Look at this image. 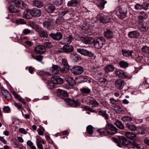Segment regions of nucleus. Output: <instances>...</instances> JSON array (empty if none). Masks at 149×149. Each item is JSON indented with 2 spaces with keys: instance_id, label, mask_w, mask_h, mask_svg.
<instances>
[{
  "instance_id": "obj_63",
  "label": "nucleus",
  "mask_w": 149,
  "mask_h": 149,
  "mask_svg": "<svg viewBox=\"0 0 149 149\" xmlns=\"http://www.w3.org/2000/svg\"><path fill=\"white\" fill-rule=\"evenodd\" d=\"M17 99L19 102H21L24 104H26V103L24 101V99L20 97L19 95L17 98Z\"/></svg>"
},
{
  "instance_id": "obj_47",
  "label": "nucleus",
  "mask_w": 149,
  "mask_h": 149,
  "mask_svg": "<svg viewBox=\"0 0 149 149\" xmlns=\"http://www.w3.org/2000/svg\"><path fill=\"white\" fill-rule=\"evenodd\" d=\"M27 144L31 149H36V148L33 145V143L30 140H28L27 142Z\"/></svg>"
},
{
  "instance_id": "obj_3",
  "label": "nucleus",
  "mask_w": 149,
  "mask_h": 149,
  "mask_svg": "<svg viewBox=\"0 0 149 149\" xmlns=\"http://www.w3.org/2000/svg\"><path fill=\"white\" fill-rule=\"evenodd\" d=\"M105 42V40L102 37H99L94 42L95 47L97 49H100L103 46Z\"/></svg>"
},
{
  "instance_id": "obj_7",
  "label": "nucleus",
  "mask_w": 149,
  "mask_h": 149,
  "mask_svg": "<svg viewBox=\"0 0 149 149\" xmlns=\"http://www.w3.org/2000/svg\"><path fill=\"white\" fill-rule=\"evenodd\" d=\"M97 19L100 22L103 23H107L110 22V18L108 16L100 13L97 15Z\"/></svg>"
},
{
  "instance_id": "obj_24",
  "label": "nucleus",
  "mask_w": 149,
  "mask_h": 149,
  "mask_svg": "<svg viewBox=\"0 0 149 149\" xmlns=\"http://www.w3.org/2000/svg\"><path fill=\"white\" fill-rule=\"evenodd\" d=\"M147 17L148 15L146 14L144 12L141 11L139 12V15L138 16V19L140 22H142Z\"/></svg>"
},
{
  "instance_id": "obj_5",
  "label": "nucleus",
  "mask_w": 149,
  "mask_h": 149,
  "mask_svg": "<svg viewBox=\"0 0 149 149\" xmlns=\"http://www.w3.org/2000/svg\"><path fill=\"white\" fill-rule=\"evenodd\" d=\"M58 68V66L53 65L49 71L45 72L44 73L49 75H53L58 74L59 72Z\"/></svg>"
},
{
  "instance_id": "obj_48",
  "label": "nucleus",
  "mask_w": 149,
  "mask_h": 149,
  "mask_svg": "<svg viewBox=\"0 0 149 149\" xmlns=\"http://www.w3.org/2000/svg\"><path fill=\"white\" fill-rule=\"evenodd\" d=\"M97 131L100 134H102V135L105 136L109 135V134L107 133V130H106V131H104V129L103 128L98 129Z\"/></svg>"
},
{
  "instance_id": "obj_12",
  "label": "nucleus",
  "mask_w": 149,
  "mask_h": 149,
  "mask_svg": "<svg viewBox=\"0 0 149 149\" xmlns=\"http://www.w3.org/2000/svg\"><path fill=\"white\" fill-rule=\"evenodd\" d=\"M127 13L126 10L119 8L116 12V15L118 18L123 19L126 17Z\"/></svg>"
},
{
  "instance_id": "obj_9",
  "label": "nucleus",
  "mask_w": 149,
  "mask_h": 149,
  "mask_svg": "<svg viewBox=\"0 0 149 149\" xmlns=\"http://www.w3.org/2000/svg\"><path fill=\"white\" fill-rule=\"evenodd\" d=\"M77 52L81 55L90 57H93L94 55V54L91 52L83 49H77Z\"/></svg>"
},
{
  "instance_id": "obj_23",
  "label": "nucleus",
  "mask_w": 149,
  "mask_h": 149,
  "mask_svg": "<svg viewBox=\"0 0 149 149\" xmlns=\"http://www.w3.org/2000/svg\"><path fill=\"white\" fill-rule=\"evenodd\" d=\"M32 4L38 8H41L43 6V2L40 0H34L32 1Z\"/></svg>"
},
{
  "instance_id": "obj_59",
  "label": "nucleus",
  "mask_w": 149,
  "mask_h": 149,
  "mask_svg": "<svg viewBox=\"0 0 149 149\" xmlns=\"http://www.w3.org/2000/svg\"><path fill=\"white\" fill-rule=\"evenodd\" d=\"M142 4V7H143V9L145 10H147L148 9L149 5V3H148L146 2Z\"/></svg>"
},
{
  "instance_id": "obj_11",
  "label": "nucleus",
  "mask_w": 149,
  "mask_h": 149,
  "mask_svg": "<svg viewBox=\"0 0 149 149\" xmlns=\"http://www.w3.org/2000/svg\"><path fill=\"white\" fill-rule=\"evenodd\" d=\"M86 101L88 104L92 105L93 107H95L98 105V102L91 97H87Z\"/></svg>"
},
{
  "instance_id": "obj_35",
  "label": "nucleus",
  "mask_w": 149,
  "mask_h": 149,
  "mask_svg": "<svg viewBox=\"0 0 149 149\" xmlns=\"http://www.w3.org/2000/svg\"><path fill=\"white\" fill-rule=\"evenodd\" d=\"M65 79L66 81L68 82L70 85L74 86L75 85L76 83L75 81L72 77H68V78H66Z\"/></svg>"
},
{
  "instance_id": "obj_34",
  "label": "nucleus",
  "mask_w": 149,
  "mask_h": 149,
  "mask_svg": "<svg viewBox=\"0 0 149 149\" xmlns=\"http://www.w3.org/2000/svg\"><path fill=\"white\" fill-rule=\"evenodd\" d=\"M56 92L58 95H62L64 97H67L68 96L67 93L65 91L60 89H58Z\"/></svg>"
},
{
  "instance_id": "obj_55",
  "label": "nucleus",
  "mask_w": 149,
  "mask_h": 149,
  "mask_svg": "<svg viewBox=\"0 0 149 149\" xmlns=\"http://www.w3.org/2000/svg\"><path fill=\"white\" fill-rule=\"evenodd\" d=\"M71 57L74 60H78L81 59V58L79 55L74 53H73L71 54Z\"/></svg>"
},
{
  "instance_id": "obj_30",
  "label": "nucleus",
  "mask_w": 149,
  "mask_h": 149,
  "mask_svg": "<svg viewBox=\"0 0 149 149\" xmlns=\"http://www.w3.org/2000/svg\"><path fill=\"white\" fill-rule=\"evenodd\" d=\"M63 49L65 52H70L73 50V48L71 46L65 45L63 47Z\"/></svg>"
},
{
  "instance_id": "obj_14",
  "label": "nucleus",
  "mask_w": 149,
  "mask_h": 149,
  "mask_svg": "<svg viewBox=\"0 0 149 149\" xmlns=\"http://www.w3.org/2000/svg\"><path fill=\"white\" fill-rule=\"evenodd\" d=\"M81 40L86 44H91L94 42L93 39L90 37H81Z\"/></svg>"
},
{
  "instance_id": "obj_41",
  "label": "nucleus",
  "mask_w": 149,
  "mask_h": 149,
  "mask_svg": "<svg viewBox=\"0 0 149 149\" xmlns=\"http://www.w3.org/2000/svg\"><path fill=\"white\" fill-rule=\"evenodd\" d=\"M31 56L33 59H36L37 61L41 62L43 59V56L40 55L36 56L34 54H32Z\"/></svg>"
},
{
  "instance_id": "obj_43",
  "label": "nucleus",
  "mask_w": 149,
  "mask_h": 149,
  "mask_svg": "<svg viewBox=\"0 0 149 149\" xmlns=\"http://www.w3.org/2000/svg\"><path fill=\"white\" fill-rule=\"evenodd\" d=\"M93 127L91 125H89L86 127V130L88 134H92L93 133Z\"/></svg>"
},
{
  "instance_id": "obj_32",
  "label": "nucleus",
  "mask_w": 149,
  "mask_h": 149,
  "mask_svg": "<svg viewBox=\"0 0 149 149\" xmlns=\"http://www.w3.org/2000/svg\"><path fill=\"white\" fill-rule=\"evenodd\" d=\"M143 52H144L145 56L149 57V47L145 46L143 47L141 49Z\"/></svg>"
},
{
  "instance_id": "obj_16",
  "label": "nucleus",
  "mask_w": 149,
  "mask_h": 149,
  "mask_svg": "<svg viewBox=\"0 0 149 149\" xmlns=\"http://www.w3.org/2000/svg\"><path fill=\"white\" fill-rule=\"evenodd\" d=\"M52 82L56 84H61L63 82V79L59 77L54 76L51 78Z\"/></svg>"
},
{
  "instance_id": "obj_21",
  "label": "nucleus",
  "mask_w": 149,
  "mask_h": 149,
  "mask_svg": "<svg viewBox=\"0 0 149 149\" xmlns=\"http://www.w3.org/2000/svg\"><path fill=\"white\" fill-rule=\"evenodd\" d=\"M125 136L128 139L132 140H135L136 139V134L130 132H126Z\"/></svg>"
},
{
  "instance_id": "obj_36",
  "label": "nucleus",
  "mask_w": 149,
  "mask_h": 149,
  "mask_svg": "<svg viewBox=\"0 0 149 149\" xmlns=\"http://www.w3.org/2000/svg\"><path fill=\"white\" fill-rule=\"evenodd\" d=\"M106 3V1L103 0H99L96 3L97 6L101 9H103L104 8V4Z\"/></svg>"
},
{
  "instance_id": "obj_53",
  "label": "nucleus",
  "mask_w": 149,
  "mask_h": 149,
  "mask_svg": "<svg viewBox=\"0 0 149 149\" xmlns=\"http://www.w3.org/2000/svg\"><path fill=\"white\" fill-rule=\"evenodd\" d=\"M64 22V20L62 17H58L56 20V24H60Z\"/></svg>"
},
{
  "instance_id": "obj_49",
  "label": "nucleus",
  "mask_w": 149,
  "mask_h": 149,
  "mask_svg": "<svg viewBox=\"0 0 149 149\" xmlns=\"http://www.w3.org/2000/svg\"><path fill=\"white\" fill-rule=\"evenodd\" d=\"M44 46L46 48H49L51 47L52 46V44L51 42L49 41L46 42H44L43 44Z\"/></svg>"
},
{
  "instance_id": "obj_42",
  "label": "nucleus",
  "mask_w": 149,
  "mask_h": 149,
  "mask_svg": "<svg viewBox=\"0 0 149 149\" xmlns=\"http://www.w3.org/2000/svg\"><path fill=\"white\" fill-rule=\"evenodd\" d=\"M119 65L121 67L124 68H127L129 66L128 63L124 61H120Z\"/></svg>"
},
{
  "instance_id": "obj_37",
  "label": "nucleus",
  "mask_w": 149,
  "mask_h": 149,
  "mask_svg": "<svg viewBox=\"0 0 149 149\" xmlns=\"http://www.w3.org/2000/svg\"><path fill=\"white\" fill-rule=\"evenodd\" d=\"M80 91L84 94H88L91 92V89L88 88L84 87L80 89Z\"/></svg>"
},
{
  "instance_id": "obj_38",
  "label": "nucleus",
  "mask_w": 149,
  "mask_h": 149,
  "mask_svg": "<svg viewBox=\"0 0 149 149\" xmlns=\"http://www.w3.org/2000/svg\"><path fill=\"white\" fill-rule=\"evenodd\" d=\"M98 113L99 115L102 116L105 119H108L109 118L108 114L105 111L101 110H99L98 111Z\"/></svg>"
},
{
  "instance_id": "obj_50",
  "label": "nucleus",
  "mask_w": 149,
  "mask_h": 149,
  "mask_svg": "<svg viewBox=\"0 0 149 149\" xmlns=\"http://www.w3.org/2000/svg\"><path fill=\"white\" fill-rule=\"evenodd\" d=\"M122 120L124 122H129L132 121V119L130 117L128 116H125L122 118Z\"/></svg>"
},
{
  "instance_id": "obj_15",
  "label": "nucleus",
  "mask_w": 149,
  "mask_h": 149,
  "mask_svg": "<svg viewBox=\"0 0 149 149\" xmlns=\"http://www.w3.org/2000/svg\"><path fill=\"white\" fill-rule=\"evenodd\" d=\"M49 36L54 40H61L62 37V35L61 33L58 32L56 33H51Z\"/></svg>"
},
{
  "instance_id": "obj_8",
  "label": "nucleus",
  "mask_w": 149,
  "mask_h": 149,
  "mask_svg": "<svg viewBox=\"0 0 149 149\" xmlns=\"http://www.w3.org/2000/svg\"><path fill=\"white\" fill-rule=\"evenodd\" d=\"M83 68L79 66H75L73 67L72 69V72L74 74L79 75L84 72Z\"/></svg>"
},
{
  "instance_id": "obj_25",
  "label": "nucleus",
  "mask_w": 149,
  "mask_h": 149,
  "mask_svg": "<svg viewBox=\"0 0 149 149\" xmlns=\"http://www.w3.org/2000/svg\"><path fill=\"white\" fill-rule=\"evenodd\" d=\"M80 0H72L68 3V5L69 6H76L79 4Z\"/></svg>"
},
{
  "instance_id": "obj_54",
  "label": "nucleus",
  "mask_w": 149,
  "mask_h": 149,
  "mask_svg": "<svg viewBox=\"0 0 149 149\" xmlns=\"http://www.w3.org/2000/svg\"><path fill=\"white\" fill-rule=\"evenodd\" d=\"M10 1L13 3L17 5V6H19L21 3V0H10Z\"/></svg>"
},
{
  "instance_id": "obj_46",
  "label": "nucleus",
  "mask_w": 149,
  "mask_h": 149,
  "mask_svg": "<svg viewBox=\"0 0 149 149\" xmlns=\"http://www.w3.org/2000/svg\"><path fill=\"white\" fill-rule=\"evenodd\" d=\"M15 23L17 24H26V22L24 19L20 18L18 19H16L15 21Z\"/></svg>"
},
{
  "instance_id": "obj_28",
  "label": "nucleus",
  "mask_w": 149,
  "mask_h": 149,
  "mask_svg": "<svg viewBox=\"0 0 149 149\" xmlns=\"http://www.w3.org/2000/svg\"><path fill=\"white\" fill-rule=\"evenodd\" d=\"M31 10H25L23 14V16L25 18L30 19L31 18Z\"/></svg>"
},
{
  "instance_id": "obj_64",
  "label": "nucleus",
  "mask_w": 149,
  "mask_h": 149,
  "mask_svg": "<svg viewBox=\"0 0 149 149\" xmlns=\"http://www.w3.org/2000/svg\"><path fill=\"white\" fill-rule=\"evenodd\" d=\"M146 131L144 129H140L139 131L137 132V134L143 135L145 133Z\"/></svg>"
},
{
  "instance_id": "obj_62",
  "label": "nucleus",
  "mask_w": 149,
  "mask_h": 149,
  "mask_svg": "<svg viewBox=\"0 0 149 149\" xmlns=\"http://www.w3.org/2000/svg\"><path fill=\"white\" fill-rule=\"evenodd\" d=\"M43 130L44 129L43 127H41L38 129V132L39 135L42 136L43 135L44 132L43 131Z\"/></svg>"
},
{
  "instance_id": "obj_19",
  "label": "nucleus",
  "mask_w": 149,
  "mask_h": 149,
  "mask_svg": "<svg viewBox=\"0 0 149 149\" xmlns=\"http://www.w3.org/2000/svg\"><path fill=\"white\" fill-rule=\"evenodd\" d=\"M31 15L35 17H39L41 14V12L40 10L37 8H33L31 10Z\"/></svg>"
},
{
  "instance_id": "obj_29",
  "label": "nucleus",
  "mask_w": 149,
  "mask_h": 149,
  "mask_svg": "<svg viewBox=\"0 0 149 149\" xmlns=\"http://www.w3.org/2000/svg\"><path fill=\"white\" fill-rule=\"evenodd\" d=\"M73 40V37L71 35L66 36L63 39V41L65 44H69L72 42Z\"/></svg>"
},
{
  "instance_id": "obj_57",
  "label": "nucleus",
  "mask_w": 149,
  "mask_h": 149,
  "mask_svg": "<svg viewBox=\"0 0 149 149\" xmlns=\"http://www.w3.org/2000/svg\"><path fill=\"white\" fill-rule=\"evenodd\" d=\"M136 10H140L143 9L142 4L139 3H136L134 6Z\"/></svg>"
},
{
  "instance_id": "obj_18",
  "label": "nucleus",
  "mask_w": 149,
  "mask_h": 149,
  "mask_svg": "<svg viewBox=\"0 0 149 149\" xmlns=\"http://www.w3.org/2000/svg\"><path fill=\"white\" fill-rule=\"evenodd\" d=\"M35 52L38 53L42 54L45 51V47L42 45H37L35 48Z\"/></svg>"
},
{
  "instance_id": "obj_44",
  "label": "nucleus",
  "mask_w": 149,
  "mask_h": 149,
  "mask_svg": "<svg viewBox=\"0 0 149 149\" xmlns=\"http://www.w3.org/2000/svg\"><path fill=\"white\" fill-rule=\"evenodd\" d=\"M8 9L9 11L11 13H15L18 12L17 10L13 5L10 6Z\"/></svg>"
},
{
  "instance_id": "obj_58",
  "label": "nucleus",
  "mask_w": 149,
  "mask_h": 149,
  "mask_svg": "<svg viewBox=\"0 0 149 149\" xmlns=\"http://www.w3.org/2000/svg\"><path fill=\"white\" fill-rule=\"evenodd\" d=\"M128 128L131 131L136 130L137 128L136 126L132 125H129L127 126Z\"/></svg>"
},
{
  "instance_id": "obj_13",
  "label": "nucleus",
  "mask_w": 149,
  "mask_h": 149,
  "mask_svg": "<svg viewBox=\"0 0 149 149\" xmlns=\"http://www.w3.org/2000/svg\"><path fill=\"white\" fill-rule=\"evenodd\" d=\"M115 84L116 86L118 89L121 90L126 85V83L124 80L118 79L116 81Z\"/></svg>"
},
{
  "instance_id": "obj_22",
  "label": "nucleus",
  "mask_w": 149,
  "mask_h": 149,
  "mask_svg": "<svg viewBox=\"0 0 149 149\" xmlns=\"http://www.w3.org/2000/svg\"><path fill=\"white\" fill-rule=\"evenodd\" d=\"M133 51L132 50H129L122 49V52L123 55L127 57H132V53Z\"/></svg>"
},
{
  "instance_id": "obj_45",
  "label": "nucleus",
  "mask_w": 149,
  "mask_h": 149,
  "mask_svg": "<svg viewBox=\"0 0 149 149\" xmlns=\"http://www.w3.org/2000/svg\"><path fill=\"white\" fill-rule=\"evenodd\" d=\"M99 81L100 83H101L102 85L104 86H106L107 81L106 79L103 78H100L99 80Z\"/></svg>"
},
{
  "instance_id": "obj_10",
  "label": "nucleus",
  "mask_w": 149,
  "mask_h": 149,
  "mask_svg": "<svg viewBox=\"0 0 149 149\" xmlns=\"http://www.w3.org/2000/svg\"><path fill=\"white\" fill-rule=\"evenodd\" d=\"M115 74L120 78L126 79L128 78L127 73L121 69H116L114 71Z\"/></svg>"
},
{
  "instance_id": "obj_2",
  "label": "nucleus",
  "mask_w": 149,
  "mask_h": 149,
  "mask_svg": "<svg viewBox=\"0 0 149 149\" xmlns=\"http://www.w3.org/2000/svg\"><path fill=\"white\" fill-rule=\"evenodd\" d=\"M105 129L109 135H113L117 132V128L111 123H107L106 125Z\"/></svg>"
},
{
  "instance_id": "obj_51",
  "label": "nucleus",
  "mask_w": 149,
  "mask_h": 149,
  "mask_svg": "<svg viewBox=\"0 0 149 149\" xmlns=\"http://www.w3.org/2000/svg\"><path fill=\"white\" fill-rule=\"evenodd\" d=\"M114 110L116 113H120L122 112V108L118 106H116L114 107Z\"/></svg>"
},
{
  "instance_id": "obj_60",
  "label": "nucleus",
  "mask_w": 149,
  "mask_h": 149,
  "mask_svg": "<svg viewBox=\"0 0 149 149\" xmlns=\"http://www.w3.org/2000/svg\"><path fill=\"white\" fill-rule=\"evenodd\" d=\"M68 11L69 10L67 9L63 10L61 12H60V15L62 16H63L66 14L68 13Z\"/></svg>"
},
{
  "instance_id": "obj_26",
  "label": "nucleus",
  "mask_w": 149,
  "mask_h": 149,
  "mask_svg": "<svg viewBox=\"0 0 149 149\" xmlns=\"http://www.w3.org/2000/svg\"><path fill=\"white\" fill-rule=\"evenodd\" d=\"M43 26L48 29H50L53 27V24L51 21H45L43 22Z\"/></svg>"
},
{
  "instance_id": "obj_39",
  "label": "nucleus",
  "mask_w": 149,
  "mask_h": 149,
  "mask_svg": "<svg viewBox=\"0 0 149 149\" xmlns=\"http://www.w3.org/2000/svg\"><path fill=\"white\" fill-rule=\"evenodd\" d=\"M114 124L119 129H123L124 128V127L121 121L117 120L114 122Z\"/></svg>"
},
{
  "instance_id": "obj_1",
  "label": "nucleus",
  "mask_w": 149,
  "mask_h": 149,
  "mask_svg": "<svg viewBox=\"0 0 149 149\" xmlns=\"http://www.w3.org/2000/svg\"><path fill=\"white\" fill-rule=\"evenodd\" d=\"M119 141L120 143L123 146H128V147H130V148H136L139 149L140 146L139 144L135 141L131 142L127 140L124 137L121 136L119 138Z\"/></svg>"
},
{
  "instance_id": "obj_33",
  "label": "nucleus",
  "mask_w": 149,
  "mask_h": 149,
  "mask_svg": "<svg viewBox=\"0 0 149 149\" xmlns=\"http://www.w3.org/2000/svg\"><path fill=\"white\" fill-rule=\"evenodd\" d=\"M139 29L142 31H147L148 29V25L146 23H143L140 25Z\"/></svg>"
},
{
  "instance_id": "obj_31",
  "label": "nucleus",
  "mask_w": 149,
  "mask_h": 149,
  "mask_svg": "<svg viewBox=\"0 0 149 149\" xmlns=\"http://www.w3.org/2000/svg\"><path fill=\"white\" fill-rule=\"evenodd\" d=\"M115 68L112 65H109L105 67L104 68L105 72L108 73L112 72L114 70Z\"/></svg>"
},
{
  "instance_id": "obj_4",
  "label": "nucleus",
  "mask_w": 149,
  "mask_h": 149,
  "mask_svg": "<svg viewBox=\"0 0 149 149\" xmlns=\"http://www.w3.org/2000/svg\"><path fill=\"white\" fill-rule=\"evenodd\" d=\"M64 101L66 104L72 107H77L79 106L81 104L78 101L72 100L70 98H67L64 99Z\"/></svg>"
},
{
  "instance_id": "obj_17",
  "label": "nucleus",
  "mask_w": 149,
  "mask_h": 149,
  "mask_svg": "<svg viewBox=\"0 0 149 149\" xmlns=\"http://www.w3.org/2000/svg\"><path fill=\"white\" fill-rule=\"evenodd\" d=\"M128 35L130 38L136 39L139 37L140 34L138 31H130Z\"/></svg>"
},
{
  "instance_id": "obj_52",
  "label": "nucleus",
  "mask_w": 149,
  "mask_h": 149,
  "mask_svg": "<svg viewBox=\"0 0 149 149\" xmlns=\"http://www.w3.org/2000/svg\"><path fill=\"white\" fill-rule=\"evenodd\" d=\"M40 37L43 38H47L48 36L47 33L44 31H41L40 32Z\"/></svg>"
},
{
  "instance_id": "obj_40",
  "label": "nucleus",
  "mask_w": 149,
  "mask_h": 149,
  "mask_svg": "<svg viewBox=\"0 0 149 149\" xmlns=\"http://www.w3.org/2000/svg\"><path fill=\"white\" fill-rule=\"evenodd\" d=\"M55 10V7L53 5H50L46 8V11L49 13H52Z\"/></svg>"
},
{
  "instance_id": "obj_61",
  "label": "nucleus",
  "mask_w": 149,
  "mask_h": 149,
  "mask_svg": "<svg viewBox=\"0 0 149 149\" xmlns=\"http://www.w3.org/2000/svg\"><path fill=\"white\" fill-rule=\"evenodd\" d=\"M63 3L62 0H54V3L55 5L59 6L61 5Z\"/></svg>"
},
{
  "instance_id": "obj_6",
  "label": "nucleus",
  "mask_w": 149,
  "mask_h": 149,
  "mask_svg": "<svg viewBox=\"0 0 149 149\" xmlns=\"http://www.w3.org/2000/svg\"><path fill=\"white\" fill-rule=\"evenodd\" d=\"M62 64L59 67L60 71L62 72H66L69 68V65L66 59H62Z\"/></svg>"
},
{
  "instance_id": "obj_56",
  "label": "nucleus",
  "mask_w": 149,
  "mask_h": 149,
  "mask_svg": "<svg viewBox=\"0 0 149 149\" xmlns=\"http://www.w3.org/2000/svg\"><path fill=\"white\" fill-rule=\"evenodd\" d=\"M118 101H119V100H116L113 98H111L110 99V102L113 104L116 105L117 104Z\"/></svg>"
},
{
  "instance_id": "obj_27",
  "label": "nucleus",
  "mask_w": 149,
  "mask_h": 149,
  "mask_svg": "<svg viewBox=\"0 0 149 149\" xmlns=\"http://www.w3.org/2000/svg\"><path fill=\"white\" fill-rule=\"evenodd\" d=\"M1 92L5 98L8 100H10L11 99V96L10 93L6 90L4 89H2Z\"/></svg>"
},
{
  "instance_id": "obj_20",
  "label": "nucleus",
  "mask_w": 149,
  "mask_h": 149,
  "mask_svg": "<svg viewBox=\"0 0 149 149\" xmlns=\"http://www.w3.org/2000/svg\"><path fill=\"white\" fill-rule=\"evenodd\" d=\"M104 36L106 38L110 39L112 38L113 36V34L112 31L109 29H107L104 32Z\"/></svg>"
}]
</instances>
